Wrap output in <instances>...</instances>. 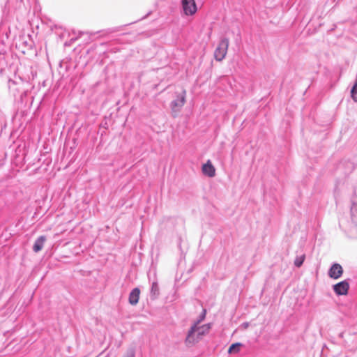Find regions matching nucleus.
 <instances>
[{"instance_id":"1","label":"nucleus","mask_w":357,"mask_h":357,"mask_svg":"<svg viewBox=\"0 0 357 357\" xmlns=\"http://www.w3.org/2000/svg\"><path fill=\"white\" fill-rule=\"evenodd\" d=\"M211 329V324H204L202 326L198 325V323H195L189 330L187 337L185 338V344L187 345H192L197 342L204 335L207 334Z\"/></svg>"},{"instance_id":"2","label":"nucleus","mask_w":357,"mask_h":357,"mask_svg":"<svg viewBox=\"0 0 357 357\" xmlns=\"http://www.w3.org/2000/svg\"><path fill=\"white\" fill-rule=\"evenodd\" d=\"M186 91L183 89L181 92L175 93V99L170 103V108L173 116L175 117L181 112L185 103Z\"/></svg>"},{"instance_id":"3","label":"nucleus","mask_w":357,"mask_h":357,"mask_svg":"<svg viewBox=\"0 0 357 357\" xmlns=\"http://www.w3.org/2000/svg\"><path fill=\"white\" fill-rule=\"evenodd\" d=\"M229 47V40L226 38H222L214 52V56L216 61H221L227 54Z\"/></svg>"},{"instance_id":"4","label":"nucleus","mask_w":357,"mask_h":357,"mask_svg":"<svg viewBox=\"0 0 357 357\" xmlns=\"http://www.w3.org/2000/svg\"><path fill=\"white\" fill-rule=\"evenodd\" d=\"M181 6L185 15H193L197 12V5L195 0H182Z\"/></svg>"},{"instance_id":"5","label":"nucleus","mask_w":357,"mask_h":357,"mask_svg":"<svg viewBox=\"0 0 357 357\" xmlns=\"http://www.w3.org/2000/svg\"><path fill=\"white\" fill-rule=\"evenodd\" d=\"M333 289L336 295L344 296L348 294L349 283L347 280L341 281L333 286Z\"/></svg>"},{"instance_id":"6","label":"nucleus","mask_w":357,"mask_h":357,"mask_svg":"<svg viewBox=\"0 0 357 357\" xmlns=\"http://www.w3.org/2000/svg\"><path fill=\"white\" fill-rule=\"evenodd\" d=\"M343 274V268L342 266L337 263L333 264L328 271V276L331 278L337 280Z\"/></svg>"},{"instance_id":"7","label":"nucleus","mask_w":357,"mask_h":357,"mask_svg":"<svg viewBox=\"0 0 357 357\" xmlns=\"http://www.w3.org/2000/svg\"><path fill=\"white\" fill-rule=\"evenodd\" d=\"M202 172L208 177H213L215 175V169L210 160H208L202 165Z\"/></svg>"},{"instance_id":"8","label":"nucleus","mask_w":357,"mask_h":357,"mask_svg":"<svg viewBox=\"0 0 357 357\" xmlns=\"http://www.w3.org/2000/svg\"><path fill=\"white\" fill-rule=\"evenodd\" d=\"M140 290L139 288H134L129 294V303L135 305L138 303L139 299Z\"/></svg>"},{"instance_id":"9","label":"nucleus","mask_w":357,"mask_h":357,"mask_svg":"<svg viewBox=\"0 0 357 357\" xmlns=\"http://www.w3.org/2000/svg\"><path fill=\"white\" fill-rule=\"evenodd\" d=\"M46 237L45 236H39L34 242V244L33 245V250L35 252H38L39 251H40L43 249Z\"/></svg>"},{"instance_id":"10","label":"nucleus","mask_w":357,"mask_h":357,"mask_svg":"<svg viewBox=\"0 0 357 357\" xmlns=\"http://www.w3.org/2000/svg\"><path fill=\"white\" fill-rule=\"evenodd\" d=\"M160 294L159 287L157 282H153L151 288V296L152 298H156Z\"/></svg>"},{"instance_id":"11","label":"nucleus","mask_w":357,"mask_h":357,"mask_svg":"<svg viewBox=\"0 0 357 357\" xmlns=\"http://www.w3.org/2000/svg\"><path fill=\"white\" fill-rule=\"evenodd\" d=\"M242 344L241 343H234V344H232L229 349H228V353L229 354H237L240 351V348L241 347Z\"/></svg>"},{"instance_id":"12","label":"nucleus","mask_w":357,"mask_h":357,"mask_svg":"<svg viewBox=\"0 0 357 357\" xmlns=\"http://www.w3.org/2000/svg\"><path fill=\"white\" fill-rule=\"evenodd\" d=\"M305 254H303L301 255H299V256H296L295 260H294V265L296 266V267H301L304 261H305Z\"/></svg>"},{"instance_id":"13","label":"nucleus","mask_w":357,"mask_h":357,"mask_svg":"<svg viewBox=\"0 0 357 357\" xmlns=\"http://www.w3.org/2000/svg\"><path fill=\"white\" fill-rule=\"evenodd\" d=\"M351 93L352 99L355 102H357V79H356V82H355L354 85L353 86V87L351 89Z\"/></svg>"},{"instance_id":"14","label":"nucleus","mask_w":357,"mask_h":357,"mask_svg":"<svg viewBox=\"0 0 357 357\" xmlns=\"http://www.w3.org/2000/svg\"><path fill=\"white\" fill-rule=\"evenodd\" d=\"M124 357H135V350L133 349H129Z\"/></svg>"},{"instance_id":"15","label":"nucleus","mask_w":357,"mask_h":357,"mask_svg":"<svg viewBox=\"0 0 357 357\" xmlns=\"http://www.w3.org/2000/svg\"><path fill=\"white\" fill-rule=\"evenodd\" d=\"M205 315H206V310H204L203 311V313L200 315L199 319L195 323H198V325H199L200 324V322L204 319Z\"/></svg>"},{"instance_id":"16","label":"nucleus","mask_w":357,"mask_h":357,"mask_svg":"<svg viewBox=\"0 0 357 357\" xmlns=\"http://www.w3.org/2000/svg\"><path fill=\"white\" fill-rule=\"evenodd\" d=\"M248 326H249V324H248V323H247V322L243 323V324H242V326H243L244 328H247L248 327Z\"/></svg>"}]
</instances>
